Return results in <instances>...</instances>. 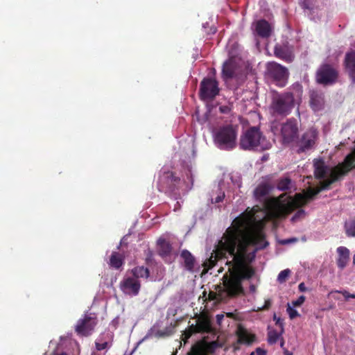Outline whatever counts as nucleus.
<instances>
[{
  "label": "nucleus",
  "instance_id": "f257e3e1",
  "mask_svg": "<svg viewBox=\"0 0 355 355\" xmlns=\"http://www.w3.org/2000/svg\"><path fill=\"white\" fill-rule=\"evenodd\" d=\"M256 211L253 208L245 218H236L233 227L227 229L225 241L220 244L233 257L232 261L225 262L228 270L223 277V284L231 297L243 293L242 281L250 279L255 273L254 268L248 266L254 259L255 252L248 254V247L256 245L257 249H263L268 245L261 230H245L249 223L257 221Z\"/></svg>",
  "mask_w": 355,
  "mask_h": 355
},
{
  "label": "nucleus",
  "instance_id": "f03ea898",
  "mask_svg": "<svg viewBox=\"0 0 355 355\" xmlns=\"http://www.w3.org/2000/svg\"><path fill=\"white\" fill-rule=\"evenodd\" d=\"M320 192L321 191L318 188H309L304 194L296 193L294 198L282 193L270 200L267 206V214L271 219L286 218L297 207L306 205Z\"/></svg>",
  "mask_w": 355,
  "mask_h": 355
},
{
  "label": "nucleus",
  "instance_id": "7ed1b4c3",
  "mask_svg": "<svg viewBox=\"0 0 355 355\" xmlns=\"http://www.w3.org/2000/svg\"><path fill=\"white\" fill-rule=\"evenodd\" d=\"M295 106V98L291 92L276 94L272 99L270 106L273 116H286L288 115Z\"/></svg>",
  "mask_w": 355,
  "mask_h": 355
},
{
  "label": "nucleus",
  "instance_id": "20e7f679",
  "mask_svg": "<svg viewBox=\"0 0 355 355\" xmlns=\"http://www.w3.org/2000/svg\"><path fill=\"white\" fill-rule=\"evenodd\" d=\"M237 128L232 125L220 127L214 135V140L222 150H232L236 146Z\"/></svg>",
  "mask_w": 355,
  "mask_h": 355
},
{
  "label": "nucleus",
  "instance_id": "39448f33",
  "mask_svg": "<svg viewBox=\"0 0 355 355\" xmlns=\"http://www.w3.org/2000/svg\"><path fill=\"white\" fill-rule=\"evenodd\" d=\"M264 139L265 138L259 128L250 127L241 135L239 146L240 148L245 150H257L258 148H263V142Z\"/></svg>",
  "mask_w": 355,
  "mask_h": 355
},
{
  "label": "nucleus",
  "instance_id": "423d86ee",
  "mask_svg": "<svg viewBox=\"0 0 355 355\" xmlns=\"http://www.w3.org/2000/svg\"><path fill=\"white\" fill-rule=\"evenodd\" d=\"M180 182V178L175 176V173L162 168L157 181L159 191L165 193L173 192Z\"/></svg>",
  "mask_w": 355,
  "mask_h": 355
},
{
  "label": "nucleus",
  "instance_id": "0eeeda50",
  "mask_svg": "<svg viewBox=\"0 0 355 355\" xmlns=\"http://www.w3.org/2000/svg\"><path fill=\"white\" fill-rule=\"evenodd\" d=\"M220 92L219 83L214 78L206 77L200 84L199 96L202 101L214 100Z\"/></svg>",
  "mask_w": 355,
  "mask_h": 355
},
{
  "label": "nucleus",
  "instance_id": "6e6552de",
  "mask_svg": "<svg viewBox=\"0 0 355 355\" xmlns=\"http://www.w3.org/2000/svg\"><path fill=\"white\" fill-rule=\"evenodd\" d=\"M267 73L268 77L272 79L277 86L286 85L289 76L286 67L275 62H269L267 64Z\"/></svg>",
  "mask_w": 355,
  "mask_h": 355
},
{
  "label": "nucleus",
  "instance_id": "1a4fd4ad",
  "mask_svg": "<svg viewBox=\"0 0 355 355\" xmlns=\"http://www.w3.org/2000/svg\"><path fill=\"white\" fill-rule=\"evenodd\" d=\"M281 136L284 144H290L298 137L299 127L295 119H287L281 125Z\"/></svg>",
  "mask_w": 355,
  "mask_h": 355
},
{
  "label": "nucleus",
  "instance_id": "9d476101",
  "mask_svg": "<svg viewBox=\"0 0 355 355\" xmlns=\"http://www.w3.org/2000/svg\"><path fill=\"white\" fill-rule=\"evenodd\" d=\"M338 77V71L328 64L320 66L316 73L317 82L324 85H329L335 83Z\"/></svg>",
  "mask_w": 355,
  "mask_h": 355
},
{
  "label": "nucleus",
  "instance_id": "9b49d317",
  "mask_svg": "<svg viewBox=\"0 0 355 355\" xmlns=\"http://www.w3.org/2000/svg\"><path fill=\"white\" fill-rule=\"evenodd\" d=\"M98 320L96 317L91 315H85L79 319L75 327L76 333L80 336L87 337L92 334L96 327Z\"/></svg>",
  "mask_w": 355,
  "mask_h": 355
},
{
  "label": "nucleus",
  "instance_id": "f8f14e48",
  "mask_svg": "<svg viewBox=\"0 0 355 355\" xmlns=\"http://www.w3.org/2000/svg\"><path fill=\"white\" fill-rule=\"evenodd\" d=\"M318 138V132L315 129L306 130L297 142V153L306 152L313 147Z\"/></svg>",
  "mask_w": 355,
  "mask_h": 355
},
{
  "label": "nucleus",
  "instance_id": "ddd939ff",
  "mask_svg": "<svg viewBox=\"0 0 355 355\" xmlns=\"http://www.w3.org/2000/svg\"><path fill=\"white\" fill-rule=\"evenodd\" d=\"M119 287L125 295L136 296L140 291L141 282L132 277H127L121 281Z\"/></svg>",
  "mask_w": 355,
  "mask_h": 355
},
{
  "label": "nucleus",
  "instance_id": "4468645a",
  "mask_svg": "<svg viewBox=\"0 0 355 355\" xmlns=\"http://www.w3.org/2000/svg\"><path fill=\"white\" fill-rule=\"evenodd\" d=\"M221 347L222 345L218 341H212L207 344L198 342L192 346L188 355H207V353H214L217 348Z\"/></svg>",
  "mask_w": 355,
  "mask_h": 355
},
{
  "label": "nucleus",
  "instance_id": "2eb2a0df",
  "mask_svg": "<svg viewBox=\"0 0 355 355\" xmlns=\"http://www.w3.org/2000/svg\"><path fill=\"white\" fill-rule=\"evenodd\" d=\"M274 55L286 62H291L294 60L293 49L288 44H277L274 48Z\"/></svg>",
  "mask_w": 355,
  "mask_h": 355
},
{
  "label": "nucleus",
  "instance_id": "dca6fc26",
  "mask_svg": "<svg viewBox=\"0 0 355 355\" xmlns=\"http://www.w3.org/2000/svg\"><path fill=\"white\" fill-rule=\"evenodd\" d=\"M224 237L225 234H223L222 239L219 241L216 250L214 251L215 255L214 256L212 254L210 258L204 263V266L207 268L208 270L214 268L218 260L225 258L226 253H228V252L223 248L222 245H220L222 242L225 241Z\"/></svg>",
  "mask_w": 355,
  "mask_h": 355
},
{
  "label": "nucleus",
  "instance_id": "f3484780",
  "mask_svg": "<svg viewBox=\"0 0 355 355\" xmlns=\"http://www.w3.org/2000/svg\"><path fill=\"white\" fill-rule=\"evenodd\" d=\"M238 69V64L234 58H229L223 65L222 78L224 80L233 78Z\"/></svg>",
  "mask_w": 355,
  "mask_h": 355
},
{
  "label": "nucleus",
  "instance_id": "a211bd4d",
  "mask_svg": "<svg viewBox=\"0 0 355 355\" xmlns=\"http://www.w3.org/2000/svg\"><path fill=\"white\" fill-rule=\"evenodd\" d=\"M345 71L353 83H355V51H351L345 54L344 59Z\"/></svg>",
  "mask_w": 355,
  "mask_h": 355
},
{
  "label": "nucleus",
  "instance_id": "6ab92c4d",
  "mask_svg": "<svg viewBox=\"0 0 355 355\" xmlns=\"http://www.w3.org/2000/svg\"><path fill=\"white\" fill-rule=\"evenodd\" d=\"M236 335L238 338L237 343L239 344L251 345L255 340V336L249 333L241 324H238Z\"/></svg>",
  "mask_w": 355,
  "mask_h": 355
},
{
  "label": "nucleus",
  "instance_id": "aec40b11",
  "mask_svg": "<svg viewBox=\"0 0 355 355\" xmlns=\"http://www.w3.org/2000/svg\"><path fill=\"white\" fill-rule=\"evenodd\" d=\"M255 32L261 37H268L271 34L270 24L265 19L258 20L255 23Z\"/></svg>",
  "mask_w": 355,
  "mask_h": 355
},
{
  "label": "nucleus",
  "instance_id": "412c9836",
  "mask_svg": "<svg viewBox=\"0 0 355 355\" xmlns=\"http://www.w3.org/2000/svg\"><path fill=\"white\" fill-rule=\"evenodd\" d=\"M313 166L314 175L316 179L321 180L326 178L329 168L322 159H315Z\"/></svg>",
  "mask_w": 355,
  "mask_h": 355
},
{
  "label": "nucleus",
  "instance_id": "4be33fe9",
  "mask_svg": "<svg viewBox=\"0 0 355 355\" xmlns=\"http://www.w3.org/2000/svg\"><path fill=\"white\" fill-rule=\"evenodd\" d=\"M338 257L337 259V266L339 268L343 269L347 265L349 260V250L346 247L340 246L336 250Z\"/></svg>",
  "mask_w": 355,
  "mask_h": 355
},
{
  "label": "nucleus",
  "instance_id": "5701e85b",
  "mask_svg": "<svg viewBox=\"0 0 355 355\" xmlns=\"http://www.w3.org/2000/svg\"><path fill=\"white\" fill-rule=\"evenodd\" d=\"M310 105L314 111H319L324 105V96L322 93L313 91L310 94Z\"/></svg>",
  "mask_w": 355,
  "mask_h": 355
},
{
  "label": "nucleus",
  "instance_id": "b1692460",
  "mask_svg": "<svg viewBox=\"0 0 355 355\" xmlns=\"http://www.w3.org/2000/svg\"><path fill=\"white\" fill-rule=\"evenodd\" d=\"M180 257L184 261V267L185 269L189 272H193L196 263L194 256L189 250H183L180 252Z\"/></svg>",
  "mask_w": 355,
  "mask_h": 355
},
{
  "label": "nucleus",
  "instance_id": "393cba45",
  "mask_svg": "<svg viewBox=\"0 0 355 355\" xmlns=\"http://www.w3.org/2000/svg\"><path fill=\"white\" fill-rule=\"evenodd\" d=\"M341 176L342 175L333 168L330 172V178L320 182V185L318 188L320 191L327 190L330 188L331 184L338 181Z\"/></svg>",
  "mask_w": 355,
  "mask_h": 355
},
{
  "label": "nucleus",
  "instance_id": "a878e982",
  "mask_svg": "<svg viewBox=\"0 0 355 355\" xmlns=\"http://www.w3.org/2000/svg\"><path fill=\"white\" fill-rule=\"evenodd\" d=\"M112 335L101 336L95 341V347L98 351L103 350L112 346Z\"/></svg>",
  "mask_w": 355,
  "mask_h": 355
},
{
  "label": "nucleus",
  "instance_id": "bb28decb",
  "mask_svg": "<svg viewBox=\"0 0 355 355\" xmlns=\"http://www.w3.org/2000/svg\"><path fill=\"white\" fill-rule=\"evenodd\" d=\"M218 292L210 291L208 295V300L209 301H220L223 300L225 297H232L225 290V286L223 285L218 286Z\"/></svg>",
  "mask_w": 355,
  "mask_h": 355
},
{
  "label": "nucleus",
  "instance_id": "cd10ccee",
  "mask_svg": "<svg viewBox=\"0 0 355 355\" xmlns=\"http://www.w3.org/2000/svg\"><path fill=\"white\" fill-rule=\"evenodd\" d=\"M197 325L200 332H209L211 330V322L206 315H199L197 320Z\"/></svg>",
  "mask_w": 355,
  "mask_h": 355
},
{
  "label": "nucleus",
  "instance_id": "c85d7f7f",
  "mask_svg": "<svg viewBox=\"0 0 355 355\" xmlns=\"http://www.w3.org/2000/svg\"><path fill=\"white\" fill-rule=\"evenodd\" d=\"M132 277L137 279L139 278L148 279L150 276V270L148 268L141 266H135L131 270Z\"/></svg>",
  "mask_w": 355,
  "mask_h": 355
},
{
  "label": "nucleus",
  "instance_id": "c756f323",
  "mask_svg": "<svg viewBox=\"0 0 355 355\" xmlns=\"http://www.w3.org/2000/svg\"><path fill=\"white\" fill-rule=\"evenodd\" d=\"M124 263V257L117 252H113L110 258L109 264L114 269H119Z\"/></svg>",
  "mask_w": 355,
  "mask_h": 355
},
{
  "label": "nucleus",
  "instance_id": "7c9ffc66",
  "mask_svg": "<svg viewBox=\"0 0 355 355\" xmlns=\"http://www.w3.org/2000/svg\"><path fill=\"white\" fill-rule=\"evenodd\" d=\"M158 245H159L158 253L161 257H164L171 254V250H172V247H171V245L168 242L166 241L164 239L163 240L159 239L158 241Z\"/></svg>",
  "mask_w": 355,
  "mask_h": 355
},
{
  "label": "nucleus",
  "instance_id": "2f4dec72",
  "mask_svg": "<svg viewBox=\"0 0 355 355\" xmlns=\"http://www.w3.org/2000/svg\"><path fill=\"white\" fill-rule=\"evenodd\" d=\"M271 189L270 186L267 183L260 184L254 190V196L257 198H262L268 195Z\"/></svg>",
  "mask_w": 355,
  "mask_h": 355
},
{
  "label": "nucleus",
  "instance_id": "473e14b6",
  "mask_svg": "<svg viewBox=\"0 0 355 355\" xmlns=\"http://www.w3.org/2000/svg\"><path fill=\"white\" fill-rule=\"evenodd\" d=\"M299 3L304 10L311 12H313L318 7L317 0H300Z\"/></svg>",
  "mask_w": 355,
  "mask_h": 355
},
{
  "label": "nucleus",
  "instance_id": "72a5a7b5",
  "mask_svg": "<svg viewBox=\"0 0 355 355\" xmlns=\"http://www.w3.org/2000/svg\"><path fill=\"white\" fill-rule=\"evenodd\" d=\"M345 230L348 237H355V219L345 222Z\"/></svg>",
  "mask_w": 355,
  "mask_h": 355
},
{
  "label": "nucleus",
  "instance_id": "f704fd0d",
  "mask_svg": "<svg viewBox=\"0 0 355 355\" xmlns=\"http://www.w3.org/2000/svg\"><path fill=\"white\" fill-rule=\"evenodd\" d=\"M291 180L289 178H281L277 181V188L279 191H287L291 189Z\"/></svg>",
  "mask_w": 355,
  "mask_h": 355
},
{
  "label": "nucleus",
  "instance_id": "c9c22d12",
  "mask_svg": "<svg viewBox=\"0 0 355 355\" xmlns=\"http://www.w3.org/2000/svg\"><path fill=\"white\" fill-rule=\"evenodd\" d=\"M282 330L278 333L275 330L269 331L268 333V342L270 345L275 344L278 339L282 336Z\"/></svg>",
  "mask_w": 355,
  "mask_h": 355
},
{
  "label": "nucleus",
  "instance_id": "e433bc0d",
  "mask_svg": "<svg viewBox=\"0 0 355 355\" xmlns=\"http://www.w3.org/2000/svg\"><path fill=\"white\" fill-rule=\"evenodd\" d=\"M195 333H200L197 324L190 325L189 329L184 331V335L188 339Z\"/></svg>",
  "mask_w": 355,
  "mask_h": 355
},
{
  "label": "nucleus",
  "instance_id": "4c0bfd02",
  "mask_svg": "<svg viewBox=\"0 0 355 355\" xmlns=\"http://www.w3.org/2000/svg\"><path fill=\"white\" fill-rule=\"evenodd\" d=\"M291 274V270L289 269H285L282 270L277 277V280L279 283L285 282Z\"/></svg>",
  "mask_w": 355,
  "mask_h": 355
},
{
  "label": "nucleus",
  "instance_id": "58836bf2",
  "mask_svg": "<svg viewBox=\"0 0 355 355\" xmlns=\"http://www.w3.org/2000/svg\"><path fill=\"white\" fill-rule=\"evenodd\" d=\"M306 215V212L304 209H300L297 211V212L291 218V221L295 223L298 220L303 218Z\"/></svg>",
  "mask_w": 355,
  "mask_h": 355
},
{
  "label": "nucleus",
  "instance_id": "ea45409f",
  "mask_svg": "<svg viewBox=\"0 0 355 355\" xmlns=\"http://www.w3.org/2000/svg\"><path fill=\"white\" fill-rule=\"evenodd\" d=\"M286 311H287L291 319H294L296 317L299 316V313H298L297 311H296L295 309L292 308L289 304H288Z\"/></svg>",
  "mask_w": 355,
  "mask_h": 355
},
{
  "label": "nucleus",
  "instance_id": "a19ab883",
  "mask_svg": "<svg viewBox=\"0 0 355 355\" xmlns=\"http://www.w3.org/2000/svg\"><path fill=\"white\" fill-rule=\"evenodd\" d=\"M273 320L275 321L276 324L281 328L282 334H283L284 331L283 320H282L280 318H278L275 313L273 315Z\"/></svg>",
  "mask_w": 355,
  "mask_h": 355
},
{
  "label": "nucleus",
  "instance_id": "79ce46f5",
  "mask_svg": "<svg viewBox=\"0 0 355 355\" xmlns=\"http://www.w3.org/2000/svg\"><path fill=\"white\" fill-rule=\"evenodd\" d=\"M306 297L304 295L300 296L296 300L292 302L293 306H300L305 301Z\"/></svg>",
  "mask_w": 355,
  "mask_h": 355
},
{
  "label": "nucleus",
  "instance_id": "37998d69",
  "mask_svg": "<svg viewBox=\"0 0 355 355\" xmlns=\"http://www.w3.org/2000/svg\"><path fill=\"white\" fill-rule=\"evenodd\" d=\"M335 292L341 293L345 297L346 300H348L349 298H355V294H350L347 291H336Z\"/></svg>",
  "mask_w": 355,
  "mask_h": 355
},
{
  "label": "nucleus",
  "instance_id": "c03bdc74",
  "mask_svg": "<svg viewBox=\"0 0 355 355\" xmlns=\"http://www.w3.org/2000/svg\"><path fill=\"white\" fill-rule=\"evenodd\" d=\"M255 353L257 355H266V351L260 347L256 349Z\"/></svg>",
  "mask_w": 355,
  "mask_h": 355
},
{
  "label": "nucleus",
  "instance_id": "a18cd8bd",
  "mask_svg": "<svg viewBox=\"0 0 355 355\" xmlns=\"http://www.w3.org/2000/svg\"><path fill=\"white\" fill-rule=\"evenodd\" d=\"M216 322L217 323L220 325L223 318H224V315L223 314H217L216 316Z\"/></svg>",
  "mask_w": 355,
  "mask_h": 355
},
{
  "label": "nucleus",
  "instance_id": "49530a36",
  "mask_svg": "<svg viewBox=\"0 0 355 355\" xmlns=\"http://www.w3.org/2000/svg\"><path fill=\"white\" fill-rule=\"evenodd\" d=\"M298 289H299V291H300V292H305V291L307 290V288H306V286H305L304 283H303V282H302V283H300V284H299V286H298Z\"/></svg>",
  "mask_w": 355,
  "mask_h": 355
},
{
  "label": "nucleus",
  "instance_id": "de8ad7c7",
  "mask_svg": "<svg viewBox=\"0 0 355 355\" xmlns=\"http://www.w3.org/2000/svg\"><path fill=\"white\" fill-rule=\"evenodd\" d=\"M224 196L225 195L223 194V196H218L216 198V200H215V202L218 203V202H220L223 201V198H224Z\"/></svg>",
  "mask_w": 355,
  "mask_h": 355
},
{
  "label": "nucleus",
  "instance_id": "09e8293b",
  "mask_svg": "<svg viewBox=\"0 0 355 355\" xmlns=\"http://www.w3.org/2000/svg\"><path fill=\"white\" fill-rule=\"evenodd\" d=\"M297 241V239H286V240H284L282 241V243L284 244H287V243H291L293 241Z\"/></svg>",
  "mask_w": 355,
  "mask_h": 355
},
{
  "label": "nucleus",
  "instance_id": "8fccbe9b",
  "mask_svg": "<svg viewBox=\"0 0 355 355\" xmlns=\"http://www.w3.org/2000/svg\"><path fill=\"white\" fill-rule=\"evenodd\" d=\"M270 306V301H266V303H265V305L263 306V309H268Z\"/></svg>",
  "mask_w": 355,
  "mask_h": 355
},
{
  "label": "nucleus",
  "instance_id": "3c124183",
  "mask_svg": "<svg viewBox=\"0 0 355 355\" xmlns=\"http://www.w3.org/2000/svg\"><path fill=\"white\" fill-rule=\"evenodd\" d=\"M284 354L285 355H293L292 353H291L288 349H284Z\"/></svg>",
  "mask_w": 355,
  "mask_h": 355
},
{
  "label": "nucleus",
  "instance_id": "603ef678",
  "mask_svg": "<svg viewBox=\"0 0 355 355\" xmlns=\"http://www.w3.org/2000/svg\"><path fill=\"white\" fill-rule=\"evenodd\" d=\"M284 340L282 338L281 342H280V347L282 348H284Z\"/></svg>",
  "mask_w": 355,
  "mask_h": 355
},
{
  "label": "nucleus",
  "instance_id": "864d4df0",
  "mask_svg": "<svg viewBox=\"0 0 355 355\" xmlns=\"http://www.w3.org/2000/svg\"><path fill=\"white\" fill-rule=\"evenodd\" d=\"M250 291H255V286L254 285H251L250 286Z\"/></svg>",
  "mask_w": 355,
  "mask_h": 355
},
{
  "label": "nucleus",
  "instance_id": "5fc2aeb1",
  "mask_svg": "<svg viewBox=\"0 0 355 355\" xmlns=\"http://www.w3.org/2000/svg\"><path fill=\"white\" fill-rule=\"evenodd\" d=\"M234 315V314L232 313H227V316L229 317V318H232Z\"/></svg>",
  "mask_w": 355,
  "mask_h": 355
},
{
  "label": "nucleus",
  "instance_id": "6e6d98bb",
  "mask_svg": "<svg viewBox=\"0 0 355 355\" xmlns=\"http://www.w3.org/2000/svg\"><path fill=\"white\" fill-rule=\"evenodd\" d=\"M133 351L130 352L129 354H127L126 352L123 355H132Z\"/></svg>",
  "mask_w": 355,
  "mask_h": 355
},
{
  "label": "nucleus",
  "instance_id": "4d7b16f0",
  "mask_svg": "<svg viewBox=\"0 0 355 355\" xmlns=\"http://www.w3.org/2000/svg\"><path fill=\"white\" fill-rule=\"evenodd\" d=\"M222 270H223V268H220L218 271V272H222Z\"/></svg>",
  "mask_w": 355,
  "mask_h": 355
},
{
  "label": "nucleus",
  "instance_id": "13d9d810",
  "mask_svg": "<svg viewBox=\"0 0 355 355\" xmlns=\"http://www.w3.org/2000/svg\"><path fill=\"white\" fill-rule=\"evenodd\" d=\"M58 355H67L66 353H61L60 354H58Z\"/></svg>",
  "mask_w": 355,
  "mask_h": 355
},
{
  "label": "nucleus",
  "instance_id": "bf43d9fd",
  "mask_svg": "<svg viewBox=\"0 0 355 355\" xmlns=\"http://www.w3.org/2000/svg\"><path fill=\"white\" fill-rule=\"evenodd\" d=\"M354 264H355V254L354 256V260H353Z\"/></svg>",
  "mask_w": 355,
  "mask_h": 355
},
{
  "label": "nucleus",
  "instance_id": "052dcab7",
  "mask_svg": "<svg viewBox=\"0 0 355 355\" xmlns=\"http://www.w3.org/2000/svg\"><path fill=\"white\" fill-rule=\"evenodd\" d=\"M354 264H355V254L354 256V260H353Z\"/></svg>",
  "mask_w": 355,
  "mask_h": 355
},
{
  "label": "nucleus",
  "instance_id": "680f3d73",
  "mask_svg": "<svg viewBox=\"0 0 355 355\" xmlns=\"http://www.w3.org/2000/svg\"><path fill=\"white\" fill-rule=\"evenodd\" d=\"M262 214L263 215V218H265V216H265V215H266V214H265V212H262Z\"/></svg>",
  "mask_w": 355,
  "mask_h": 355
},
{
  "label": "nucleus",
  "instance_id": "e2e57ef3",
  "mask_svg": "<svg viewBox=\"0 0 355 355\" xmlns=\"http://www.w3.org/2000/svg\"><path fill=\"white\" fill-rule=\"evenodd\" d=\"M220 110L221 112H223V107H220Z\"/></svg>",
  "mask_w": 355,
  "mask_h": 355
},
{
  "label": "nucleus",
  "instance_id": "0e129e2a",
  "mask_svg": "<svg viewBox=\"0 0 355 355\" xmlns=\"http://www.w3.org/2000/svg\"><path fill=\"white\" fill-rule=\"evenodd\" d=\"M254 352H252V353L250 354V355H254Z\"/></svg>",
  "mask_w": 355,
  "mask_h": 355
}]
</instances>
